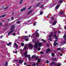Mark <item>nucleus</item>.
Wrapping results in <instances>:
<instances>
[{"mask_svg":"<svg viewBox=\"0 0 66 66\" xmlns=\"http://www.w3.org/2000/svg\"><path fill=\"white\" fill-rule=\"evenodd\" d=\"M46 63L47 64H48V63H49V61L48 60H47L46 61Z\"/></svg>","mask_w":66,"mask_h":66,"instance_id":"41","label":"nucleus"},{"mask_svg":"<svg viewBox=\"0 0 66 66\" xmlns=\"http://www.w3.org/2000/svg\"><path fill=\"white\" fill-rule=\"evenodd\" d=\"M24 38H27V36H25L24 37Z\"/></svg>","mask_w":66,"mask_h":66,"instance_id":"64","label":"nucleus"},{"mask_svg":"<svg viewBox=\"0 0 66 66\" xmlns=\"http://www.w3.org/2000/svg\"><path fill=\"white\" fill-rule=\"evenodd\" d=\"M6 16L5 14L3 15H2L0 16V18H2V17H4Z\"/></svg>","mask_w":66,"mask_h":66,"instance_id":"14","label":"nucleus"},{"mask_svg":"<svg viewBox=\"0 0 66 66\" xmlns=\"http://www.w3.org/2000/svg\"><path fill=\"white\" fill-rule=\"evenodd\" d=\"M2 37H3V36H0V38H2Z\"/></svg>","mask_w":66,"mask_h":66,"instance_id":"60","label":"nucleus"},{"mask_svg":"<svg viewBox=\"0 0 66 66\" xmlns=\"http://www.w3.org/2000/svg\"><path fill=\"white\" fill-rule=\"evenodd\" d=\"M15 62H17V61H18L17 60H14Z\"/></svg>","mask_w":66,"mask_h":66,"instance_id":"59","label":"nucleus"},{"mask_svg":"<svg viewBox=\"0 0 66 66\" xmlns=\"http://www.w3.org/2000/svg\"><path fill=\"white\" fill-rule=\"evenodd\" d=\"M23 0H21L20 2V4H22V1Z\"/></svg>","mask_w":66,"mask_h":66,"instance_id":"25","label":"nucleus"},{"mask_svg":"<svg viewBox=\"0 0 66 66\" xmlns=\"http://www.w3.org/2000/svg\"><path fill=\"white\" fill-rule=\"evenodd\" d=\"M56 58H53L52 59V61H56Z\"/></svg>","mask_w":66,"mask_h":66,"instance_id":"23","label":"nucleus"},{"mask_svg":"<svg viewBox=\"0 0 66 66\" xmlns=\"http://www.w3.org/2000/svg\"><path fill=\"white\" fill-rule=\"evenodd\" d=\"M51 64L52 65H54L55 66L56 65V63L54 62H52L51 63Z\"/></svg>","mask_w":66,"mask_h":66,"instance_id":"6","label":"nucleus"},{"mask_svg":"<svg viewBox=\"0 0 66 66\" xmlns=\"http://www.w3.org/2000/svg\"><path fill=\"white\" fill-rule=\"evenodd\" d=\"M13 36H15L16 35H15V33H13Z\"/></svg>","mask_w":66,"mask_h":66,"instance_id":"50","label":"nucleus"},{"mask_svg":"<svg viewBox=\"0 0 66 66\" xmlns=\"http://www.w3.org/2000/svg\"><path fill=\"white\" fill-rule=\"evenodd\" d=\"M66 37V35H64L63 36V38H65Z\"/></svg>","mask_w":66,"mask_h":66,"instance_id":"37","label":"nucleus"},{"mask_svg":"<svg viewBox=\"0 0 66 66\" xmlns=\"http://www.w3.org/2000/svg\"><path fill=\"white\" fill-rule=\"evenodd\" d=\"M40 3H38V4H37V5L38 6H39V5H40Z\"/></svg>","mask_w":66,"mask_h":66,"instance_id":"39","label":"nucleus"},{"mask_svg":"<svg viewBox=\"0 0 66 66\" xmlns=\"http://www.w3.org/2000/svg\"><path fill=\"white\" fill-rule=\"evenodd\" d=\"M56 23H57V21H55L52 24L54 26V25H55Z\"/></svg>","mask_w":66,"mask_h":66,"instance_id":"11","label":"nucleus"},{"mask_svg":"<svg viewBox=\"0 0 66 66\" xmlns=\"http://www.w3.org/2000/svg\"><path fill=\"white\" fill-rule=\"evenodd\" d=\"M52 36H53V34H51V35L49 36V37L51 38V37H52Z\"/></svg>","mask_w":66,"mask_h":66,"instance_id":"22","label":"nucleus"},{"mask_svg":"<svg viewBox=\"0 0 66 66\" xmlns=\"http://www.w3.org/2000/svg\"><path fill=\"white\" fill-rule=\"evenodd\" d=\"M24 64L25 65H27V63H24Z\"/></svg>","mask_w":66,"mask_h":66,"instance_id":"62","label":"nucleus"},{"mask_svg":"<svg viewBox=\"0 0 66 66\" xmlns=\"http://www.w3.org/2000/svg\"><path fill=\"white\" fill-rule=\"evenodd\" d=\"M33 43H35V40H32Z\"/></svg>","mask_w":66,"mask_h":66,"instance_id":"58","label":"nucleus"},{"mask_svg":"<svg viewBox=\"0 0 66 66\" xmlns=\"http://www.w3.org/2000/svg\"><path fill=\"white\" fill-rule=\"evenodd\" d=\"M21 46H22V47H23L24 46V43H22L21 44Z\"/></svg>","mask_w":66,"mask_h":66,"instance_id":"20","label":"nucleus"},{"mask_svg":"<svg viewBox=\"0 0 66 66\" xmlns=\"http://www.w3.org/2000/svg\"><path fill=\"white\" fill-rule=\"evenodd\" d=\"M26 10V9L25 8H23L20 11L21 12H23V11H25Z\"/></svg>","mask_w":66,"mask_h":66,"instance_id":"10","label":"nucleus"},{"mask_svg":"<svg viewBox=\"0 0 66 66\" xmlns=\"http://www.w3.org/2000/svg\"><path fill=\"white\" fill-rule=\"evenodd\" d=\"M27 53H28V52H26L24 54H23V55H26V54H27Z\"/></svg>","mask_w":66,"mask_h":66,"instance_id":"28","label":"nucleus"},{"mask_svg":"<svg viewBox=\"0 0 66 66\" xmlns=\"http://www.w3.org/2000/svg\"><path fill=\"white\" fill-rule=\"evenodd\" d=\"M38 35H39L38 33L37 32L36 35V37H37V36H38Z\"/></svg>","mask_w":66,"mask_h":66,"instance_id":"27","label":"nucleus"},{"mask_svg":"<svg viewBox=\"0 0 66 66\" xmlns=\"http://www.w3.org/2000/svg\"><path fill=\"white\" fill-rule=\"evenodd\" d=\"M20 22H21L20 21H17L16 22V24H20Z\"/></svg>","mask_w":66,"mask_h":66,"instance_id":"18","label":"nucleus"},{"mask_svg":"<svg viewBox=\"0 0 66 66\" xmlns=\"http://www.w3.org/2000/svg\"><path fill=\"white\" fill-rule=\"evenodd\" d=\"M48 39L50 41H51V40H52V39L51 38Z\"/></svg>","mask_w":66,"mask_h":66,"instance_id":"32","label":"nucleus"},{"mask_svg":"<svg viewBox=\"0 0 66 66\" xmlns=\"http://www.w3.org/2000/svg\"><path fill=\"white\" fill-rule=\"evenodd\" d=\"M54 46H56V43H54Z\"/></svg>","mask_w":66,"mask_h":66,"instance_id":"35","label":"nucleus"},{"mask_svg":"<svg viewBox=\"0 0 66 66\" xmlns=\"http://www.w3.org/2000/svg\"><path fill=\"white\" fill-rule=\"evenodd\" d=\"M36 23H34V26H36Z\"/></svg>","mask_w":66,"mask_h":66,"instance_id":"55","label":"nucleus"},{"mask_svg":"<svg viewBox=\"0 0 66 66\" xmlns=\"http://www.w3.org/2000/svg\"><path fill=\"white\" fill-rule=\"evenodd\" d=\"M51 55H52V56H55V55L53 53H52L51 54Z\"/></svg>","mask_w":66,"mask_h":66,"instance_id":"24","label":"nucleus"},{"mask_svg":"<svg viewBox=\"0 0 66 66\" xmlns=\"http://www.w3.org/2000/svg\"><path fill=\"white\" fill-rule=\"evenodd\" d=\"M11 19L12 20H14V17H11Z\"/></svg>","mask_w":66,"mask_h":66,"instance_id":"40","label":"nucleus"},{"mask_svg":"<svg viewBox=\"0 0 66 66\" xmlns=\"http://www.w3.org/2000/svg\"><path fill=\"white\" fill-rule=\"evenodd\" d=\"M31 7H29L28 8V10H30L31 9Z\"/></svg>","mask_w":66,"mask_h":66,"instance_id":"57","label":"nucleus"},{"mask_svg":"<svg viewBox=\"0 0 66 66\" xmlns=\"http://www.w3.org/2000/svg\"><path fill=\"white\" fill-rule=\"evenodd\" d=\"M61 48H58L57 49V50H61Z\"/></svg>","mask_w":66,"mask_h":66,"instance_id":"43","label":"nucleus"},{"mask_svg":"<svg viewBox=\"0 0 66 66\" xmlns=\"http://www.w3.org/2000/svg\"><path fill=\"white\" fill-rule=\"evenodd\" d=\"M51 51V50L49 48H48L47 50L46 51V53H48L49 52H50Z\"/></svg>","mask_w":66,"mask_h":66,"instance_id":"7","label":"nucleus"},{"mask_svg":"<svg viewBox=\"0 0 66 66\" xmlns=\"http://www.w3.org/2000/svg\"><path fill=\"white\" fill-rule=\"evenodd\" d=\"M62 0H60L59 2V3H61V2H62Z\"/></svg>","mask_w":66,"mask_h":66,"instance_id":"51","label":"nucleus"},{"mask_svg":"<svg viewBox=\"0 0 66 66\" xmlns=\"http://www.w3.org/2000/svg\"><path fill=\"white\" fill-rule=\"evenodd\" d=\"M58 40H55L54 42V43H55Z\"/></svg>","mask_w":66,"mask_h":66,"instance_id":"42","label":"nucleus"},{"mask_svg":"<svg viewBox=\"0 0 66 66\" xmlns=\"http://www.w3.org/2000/svg\"><path fill=\"white\" fill-rule=\"evenodd\" d=\"M64 29H65V30H66V26H64Z\"/></svg>","mask_w":66,"mask_h":66,"instance_id":"49","label":"nucleus"},{"mask_svg":"<svg viewBox=\"0 0 66 66\" xmlns=\"http://www.w3.org/2000/svg\"><path fill=\"white\" fill-rule=\"evenodd\" d=\"M14 44V46H15V47H16V48H18V45H17V44H16V43H15Z\"/></svg>","mask_w":66,"mask_h":66,"instance_id":"19","label":"nucleus"},{"mask_svg":"<svg viewBox=\"0 0 66 66\" xmlns=\"http://www.w3.org/2000/svg\"><path fill=\"white\" fill-rule=\"evenodd\" d=\"M28 55L27 54L25 56V57H28Z\"/></svg>","mask_w":66,"mask_h":66,"instance_id":"45","label":"nucleus"},{"mask_svg":"<svg viewBox=\"0 0 66 66\" xmlns=\"http://www.w3.org/2000/svg\"><path fill=\"white\" fill-rule=\"evenodd\" d=\"M50 66H52V64H51H51H50Z\"/></svg>","mask_w":66,"mask_h":66,"instance_id":"63","label":"nucleus"},{"mask_svg":"<svg viewBox=\"0 0 66 66\" xmlns=\"http://www.w3.org/2000/svg\"><path fill=\"white\" fill-rule=\"evenodd\" d=\"M46 41H45V40L43 41V42H44V43H45L46 42Z\"/></svg>","mask_w":66,"mask_h":66,"instance_id":"61","label":"nucleus"},{"mask_svg":"<svg viewBox=\"0 0 66 66\" xmlns=\"http://www.w3.org/2000/svg\"><path fill=\"white\" fill-rule=\"evenodd\" d=\"M29 49L30 48H33V46L31 45V44H29L28 46Z\"/></svg>","mask_w":66,"mask_h":66,"instance_id":"8","label":"nucleus"},{"mask_svg":"<svg viewBox=\"0 0 66 66\" xmlns=\"http://www.w3.org/2000/svg\"><path fill=\"white\" fill-rule=\"evenodd\" d=\"M24 48L25 50H27V46H25L24 47Z\"/></svg>","mask_w":66,"mask_h":66,"instance_id":"29","label":"nucleus"},{"mask_svg":"<svg viewBox=\"0 0 66 66\" xmlns=\"http://www.w3.org/2000/svg\"><path fill=\"white\" fill-rule=\"evenodd\" d=\"M57 66H61V65H60V64L59 63L57 64Z\"/></svg>","mask_w":66,"mask_h":66,"instance_id":"52","label":"nucleus"},{"mask_svg":"<svg viewBox=\"0 0 66 66\" xmlns=\"http://www.w3.org/2000/svg\"><path fill=\"white\" fill-rule=\"evenodd\" d=\"M26 41H28V38H26Z\"/></svg>","mask_w":66,"mask_h":66,"instance_id":"47","label":"nucleus"},{"mask_svg":"<svg viewBox=\"0 0 66 66\" xmlns=\"http://www.w3.org/2000/svg\"><path fill=\"white\" fill-rule=\"evenodd\" d=\"M33 66H36V63H35V64H34L33 65Z\"/></svg>","mask_w":66,"mask_h":66,"instance_id":"54","label":"nucleus"},{"mask_svg":"<svg viewBox=\"0 0 66 66\" xmlns=\"http://www.w3.org/2000/svg\"><path fill=\"white\" fill-rule=\"evenodd\" d=\"M43 7H43V6L42 5L41 6V8H43Z\"/></svg>","mask_w":66,"mask_h":66,"instance_id":"56","label":"nucleus"},{"mask_svg":"<svg viewBox=\"0 0 66 66\" xmlns=\"http://www.w3.org/2000/svg\"><path fill=\"white\" fill-rule=\"evenodd\" d=\"M42 44H43V42L39 43V42L38 41H37L35 43L34 48H37L38 46H39V47H41Z\"/></svg>","mask_w":66,"mask_h":66,"instance_id":"1","label":"nucleus"},{"mask_svg":"<svg viewBox=\"0 0 66 66\" xmlns=\"http://www.w3.org/2000/svg\"><path fill=\"white\" fill-rule=\"evenodd\" d=\"M55 39H57V40H58V38L57 37H56L55 38Z\"/></svg>","mask_w":66,"mask_h":66,"instance_id":"44","label":"nucleus"},{"mask_svg":"<svg viewBox=\"0 0 66 66\" xmlns=\"http://www.w3.org/2000/svg\"><path fill=\"white\" fill-rule=\"evenodd\" d=\"M18 52L17 51H15L14 52V53H17Z\"/></svg>","mask_w":66,"mask_h":66,"instance_id":"53","label":"nucleus"},{"mask_svg":"<svg viewBox=\"0 0 66 66\" xmlns=\"http://www.w3.org/2000/svg\"><path fill=\"white\" fill-rule=\"evenodd\" d=\"M13 31H14V30H12L10 31L8 33V35H10L11 33H12Z\"/></svg>","mask_w":66,"mask_h":66,"instance_id":"3","label":"nucleus"},{"mask_svg":"<svg viewBox=\"0 0 66 66\" xmlns=\"http://www.w3.org/2000/svg\"><path fill=\"white\" fill-rule=\"evenodd\" d=\"M40 15H42V14H43V12L41 11L40 12Z\"/></svg>","mask_w":66,"mask_h":66,"instance_id":"36","label":"nucleus"},{"mask_svg":"<svg viewBox=\"0 0 66 66\" xmlns=\"http://www.w3.org/2000/svg\"><path fill=\"white\" fill-rule=\"evenodd\" d=\"M40 59H38L37 60V62H40Z\"/></svg>","mask_w":66,"mask_h":66,"instance_id":"34","label":"nucleus"},{"mask_svg":"<svg viewBox=\"0 0 66 66\" xmlns=\"http://www.w3.org/2000/svg\"><path fill=\"white\" fill-rule=\"evenodd\" d=\"M5 65L6 66H7V65H8V63H7V62H6L5 63Z\"/></svg>","mask_w":66,"mask_h":66,"instance_id":"26","label":"nucleus"},{"mask_svg":"<svg viewBox=\"0 0 66 66\" xmlns=\"http://www.w3.org/2000/svg\"><path fill=\"white\" fill-rule=\"evenodd\" d=\"M12 44V43H9L8 44H7V45L8 46H11V44Z\"/></svg>","mask_w":66,"mask_h":66,"instance_id":"16","label":"nucleus"},{"mask_svg":"<svg viewBox=\"0 0 66 66\" xmlns=\"http://www.w3.org/2000/svg\"><path fill=\"white\" fill-rule=\"evenodd\" d=\"M63 14V15H65V13L64 12L62 11V12H60V15H62Z\"/></svg>","mask_w":66,"mask_h":66,"instance_id":"9","label":"nucleus"},{"mask_svg":"<svg viewBox=\"0 0 66 66\" xmlns=\"http://www.w3.org/2000/svg\"><path fill=\"white\" fill-rule=\"evenodd\" d=\"M36 60H38V59L39 58L38 57H36Z\"/></svg>","mask_w":66,"mask_h":66,"instance_id":"48","label":"nucleus"},{"mask_svg":"<svg viewBox=\"0 0 66 66\" xmlns=\"http://www.w3.org/2000/svg\"><path fill=\"white\" fill-rule=\"evenodd\" d=\"M10 28L11 29H14V28H15V26L14 25H12Z\"/></svg>","mask_w":66,"mask_h":66,"instance_id":"12","label":"nucleus"},{"mask_svg":"<svg viewBox=\"0 0 66 66\" xmlns=\"http://www.w3.org/2000/svg\"><path fill=\"white\" fill-rule=\"evenodd\" d=\"M41 49V48H38V51H39V50H40Z\"/></svg>","mask_w":66,"mask_h":66,"instance_id":"30","label":"nucleus"},{"mask_svg":"<svg viewBox=\"0 0 66 66\" xmlns=\"http://www.w3.org/2000/svg\"><path fill=\"white\" fill-rule=\"evenodd\" d=\"M28 56V59H30V58H31V57L30 55H29Z\"/></svg>","mask_w":66,"mask_h":66,"instance_id":"38","label":"nucleus"},{"mask_svg":"<svg viewBox=\"0 0 66 66\" xmlns=\"http://www.w3.org/2000/svg\"><path fill=\"white\" fill-rule=\"evenodd\" d=\"M18 38L19 39H18V40H21V39L20 38V37H18Z\"/></svg>","mask_w":66,"mask_h":66,"instance_id":"46","label":"nucleus"},{"mask_svg":"<svg viewBox=\"0 0 66 66\" xmlns=\"http://www.w3.org/2000/svg\"><path fill=\"white\" fill-rule=\"evenodd\" d=\"M4 6H2V7L1 8L2 10H6V9H8V7H6L5 8H4Z\"/></svg>","mask_w":66,"mask_h":66,"instance_id":"5","label":"nucleus"},{"mask_svg":"<svg viewBox=\"0 0 66 66\" xmlns=\"http://www.w3.org/2000/svg\"><path fill=\"white\" fill-rule=\"evenodd\" d=\"M40 54H44V52H40Z\"/></svg>","mask_w":66,"mask_h":66,"instance_id":"31","label":"nucleus"},{"mask_svg":"<svg viewBox=\"0 0 66 66\" xmlns=\"http://www.w3.org/2000/svg\"><path fill=\"white\" fill-rule=\"evenodd\" d=\"M36 56L35 55H34L31 57V58L32 59H33L34 57L36 58Z\"/></svg>","mask_w":66,"mask_h":66,"instance_id":"17","label":"nucleus"},{"mask_svg":"<svg viewBox=\"0 0 66 66\" xmlns=\"http://www.w3.org/2000/svg\"><path fill=\"white\" fill-rule=\"evenodd\" d=\"M2 26V22H0V26Z\"/></svg>","mask_w":66,"mask_h":66,"instance_id":"33","label":"nucleus"},{"mask_svg":"<svg viewBox=\"0 0 66 66\" xmlns=\"http://www.w3.org/2000/svg\"><path fill=\"white\" fill-rule=\"evenodd\" d=\"M56 4L55 3H54L53 4H50V6H51V7H52L53 6H55Z\"/></svg>","mask_w":66,"mask_h":66,"instance_id":"2","label":"nucleus"},{"mask_svg":"<svg viewBox=\"0 0 66 66\" xmlns=\"http://www.w3.org/2000/svg\"><path fill=\"white\" fill-rule=\"evenodd\" d=\"M23 61L22 60H21L19 61V63H23Z\"/></svg>","mask_w":66,"mask_h":66,"instance_id":"13","label":"nucleus"},{"mask_svg":"<svg viewBox=\"0 0 66 66\" xmlns=\"http://www.w3.org/2000/svg\"><path fill=\"white\" fill-rule=\"evenodd\" d=\"M60 6V5L59 4L57 5L55 9L56 10H57Z\"/></svg>","mask_w":66,"mask_h":66,"instance_id":"4","label":"nucleus"},{"mask_svg":"<svg viewBox=\"0 0 66 66\" xmlns=\"http://www.w3.org/2000/svg\"><path fill=\"white\" fill-rule=\"evenodd\" d=\"M66 43V42H61V44H62V45H64V44Z\"/></svg>","mask_w":66,"mask_h":66,"instance_id":"15","label":"nucleus"},{"mask_svg":"<svg viewBox=\"0 0 66 66\" xmlns=\"http://www.w3.org/2000/svg\"><path fill=\"white\" fill-rule=\"evenodd\" d=\"M32 11H33L32 10H31L29 12L27 13V14H30V13H31V12H32Z\"/></svg>","mask_w":66,"mask_h":66,"instance_id":"21","label":"nucleus"}]
</instances>
